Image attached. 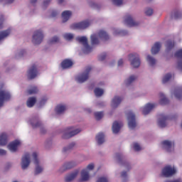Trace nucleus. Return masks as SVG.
Segmentation results:
<instances>
[{"mask_svg":"<svg viewBox=\"0 0 182 182\" xmlns=\"http://www.w3.org/2000/svg\"><path fill=\"white\" fill-rule=\"evenodd\" d=\"M43 38H45V34H43V30L37 29L33 31L31 42L33 45H41L43 42Z\"/></svg>","mask_w":182,"mask_h":182,"instance_id":"f257e3e1","label":"nucleus"},{"mask_svg":"<svg viewBox=\"0 0 182 182\" xmlns=\"http://www.w3.org/2000/svg\"><path fill=\"white\" fill-rule=\"evenodd\" d=\"M128 60L130 62V65L134 69L140 68L141 61L140 60V55L137 53H132L128 55Z\"/></svg>","mask_w":182,"mask_h":182,"instance_id":"f03ea898","label":"nucleus"},{"mask_svg":"<svg viewBox=\"0 0 182 182\" xmlns=\"http://www.w3.org/2000/svg\"><path fill=\"white\" fill-rule=\"evenodd\" d=\"M77 42H79L81 45H82V52L83 53L87 54L90 53L93 48L89 46L87 43V36H78L76 38Z\"/></svg>","mask_w":182,"mask_h":182,"instance_id":"7ed1b4c3","label":"nucleus"},{"mask_svg":"<svg viewBox=\"0 0 182 182\" xmlns=\"http://www.w3.org/2000/svg\"><path fill=\"white\" fill-rule=\"evenodd\" d=\"M176 116L169 117L165 114H159L158 115L157 124L161 129L166 127L168 124V120H174Z\"/></svg>","mask_w":182,"mask_h":182,"instance_id":"20e7f679","label":"nucleus"},{"mask_svg":"<svg viewBox=\"0 0 182 182\" xmlns=\"http://www.w3.org/2000/svg\"><path fill=\"white\" fill-rule=\"evenodd\" d=\"M82 132V129L79 128H73V127H68L64 129L62 132V137L63 139H70V137H73V136H76V134H79V133Z\"/></svg>","mask_w":182,"mask_h":182,"instance_id":"39448f33","label":"nucleus"},{"mask_svg":"<svg viewBox=\"0 0 182 182\" xmlns=\"http://www.w3.org/2000/svg\"><path fill=\"white\" fill-rule=\"evenodd\" d=\"M134 16L132 14H127L124 16V23L129 26V28H137V26H140V21H135L134 19Z\"/></svg>","mask_w":182,"mask_h":182,"instance_id":"423d86ee","label":"nucleus"},{"mask_svg":"<svg viewBox=\"0 0 182 182\" xmlns=\"http://www.w3.org/2000/svg\"><path fill=\"white\" fill-rule=\"evenodd\" d=\"M32 157L33 159V164L36 166L34 174L36 176H38V174H41L43 171V166H42V165L41 164V161L38 158V152H32Z\"/></svg>","mask_w":182,"mask_h":182,"instance_id":"0eeeda50","label":"nucleus"},{"mask_svg":"<svg viewBox=\"0 0 182 182\" xmlns=\"http://www.w3.org/2000/svg\"><path fill=\"white\" fill-rule=\"evenodd\" d=\"M177 173V168L174 166L168 165L161 170V176L164 177H173Z\"/></svg>","mask_w":182,"mask_h":182,"instance_id":"6e6552de","label":"nucleus"},{"mask_svg":"<svg viewBox=\"0 0 182 182\" xmlns=\"http://www.w3.org/2000/svg\"><path fill=\"white\" fill-rule=\"evenodd\" d=\"M32 160L33 163V156H32V154L26 153L21 159V168L22 170H26L29 167V164H31V161Z\"/></svg>","mask_w":182,"mask_h":182,"instance_id":"1a4fd4ad","label":"nucleus"},{"mask_svg":"<svg viewBox=\"0 0 182 182\" xmlns=\"http://www.w3.org/2000/svg\"><path fill=\"white\" fill-rule=\"evenodd\" d=\"M91 70H92V68L87 67L85 69V72H83L81 74H79L78 75H77L75 77L76 82H77L78 83H83V82H86V80H87V79H89V75H90Z\"/></svg>","mask_w":182,"mask_h":182,"instance_id":"9d476101","label":"nucleus"},{"mask_svg":"<svg viewBox=\"0 0 182 182\" xmlns=\"http://www.w3.org/2000/svg\"><path fill=\"white\" fill-rule=\"evenodd\" d=\"M157 105L153 102H148L144 106L140 108V110L144 116H147L149 113H151L153 109H154Z\"/></svg>","mask_w":182,"mask_h":182,"instance_id":"9b49d317","label":"nucleus"},{"mask_svg":"<svg viewBox=\"0 0 182 182\" xmlns=\"http://www.w3.org/2000/svg\"><path fill=\"white\" fill-rule=\"evenodd\" d=\"M161 147L168 153L174 151V141L170 140H164L161 143Z\"/></svg>","mask_w":182,"mask_h":182,"instance_id":"f8f14e48","label":"nucleus"},{"mask_svg":"<svg viewBox=\"0 0 182 182\" xmlns=\"http://www.w3.org/2000/svg\"><path fill=\"white\" fill-rule=\"evenodd\" d=\"M90 26V21L86 20L79 23H74L70 25V29H86Z\"/></svg>","mask_w":182,"mask_h":182,"instance_id":"ddd939ff","label":"nucleus"},{"mask_svg":"<svg viewBox=\"0 0 182 182\" xmlns=\"http://www.w3.org/2000/svg\"><path fill=\"white\" fill-rule=\"evenodd\" d=\"M127 120H128V126L129 128L133 130V129H136V126H137V123L136 122V116L132 112H128L127 114Z\"/></svg>","mask_w":182,"mask_h":182,"instance_id":"4468645a","label":"nucleus"},{"mask_svg":"<svg viewBox=\"0 0 182 182\" xmlns=\"http://www.w3.org/2000/svg\"><path fill=\"white\" fill-rule=\"evenodd\" d=\"M11 99V93L6 90H0V107L4 106V102Z\"/></svg>","mask_w":182,"mask_h":182,"instance_id":"2eb2a0df","label":"nucleus"},{"mask_svg":"<svg viewBox=\"0 0 182 182\" xmlns=\"http://www.w3.org/2000/svg\"><path fill=\"white\" fill-rule=\"evenodd\" d=\"M77 166V163L76 161H69L65 163L58 170V173H65L66 170H70V168H73V167H76Z\"/></svg>","mask_w":182,"mask_h":182,"instance_id":"dca6fc26","label":"nucleus"},{"mask_svg":"<svg viewBox=\"0 0 182 182\" xmlns=\"http://www.w3.org/2000/svg\"><path fill=\"white\" fill-rule=\"evenodd\" d=\"M79 173H80V169H75L74 171L68 173L67 175H65L64 180L65 182H70V181H73V180H75V178H76V177H77V176H79Z\"/></svg>","mask_w":182,"mask_h":182,"instance_id":"f3484780","label":"nucleus"},{"mask_svg":"<svg viewBox=\"0 0 182 182\" xmlns=\"http://www.w3.org/2000/svg\"><path fill=\"white\" fill-rule=\"evenodd\" d=\"M38 67L36 65H33L27 73L28 79H35L38 76Z\"/></svg>","mask_w":182,"mask_h":182,"instance_id":"a211bd4d","label":"nucleus"},{"mask_svg":"<svg viewBox=\"0 0 182 182\" xmlns=\"http://www.w3.org/2000/svg\"><path fill=\"white\" fill-rule=\"evenodd\" d=\"M21 142L19 139H16L11 142L7 147L11 153H15V151L18 150L19 146H21Z\"/></svg>","mask_w":182,"mask_h":182,"instance_id":"6ab92c4d","label":"nucleus"},{"mask_svg":"<svg viewBox=\"0 0 182 182\" xmlns=\"http://www.w3.org/2000/svg\"><path fill=\"white\" fill-rule=\"evenodd\" d=\"M90 180V173L86 170H82L80 171V178H79V182H86Z\"/></svg>","mask_w":182,"mask_h":182,"instance_id":"aec40b11","label":"nucleus"},{"mask_svg":"<svg viewBox=\"0 0 182 182\" xmlns=\"http://www.w3.org/2000/svg\"><path fill=\"white\" fill-rule=\"evenodd\" d=\"M120 103H122V97L119 96H115L112 100L111 107L112 109H117V107H119V105H120Z\"/></svg>","mask_w":182,"mask_h":182,"instance_id":"412c9836","label":"nucleus"},{"mask_svg":"<svg viewBox=\"0 0 182 182\" xmlns=\"http://www.w3.org/2000/svg\"><path fill=\"white\" fill-rule=\"evenodd\" d=\"M122 126L123 123L122 122L115 121L112 124V132L114 134H117Z\"/></svg>","mask_w":182,"mask_h":182,"instance_id":"4be33fe9","label":"nucleus"},{"mask_svg":"<svg viewBox=\"0 0 182 182\" xmlns=\"http://www.w3.org/2000/svg\"><path fill=\"white\" fill-rule=\"evenodd\" d=\"M68 110V105L65 104H59L55 107V112L57 114H63V112Z\"/></svg>","mask_w":182,"mask_h":182,"instance_id":"5701e85b","label":"nucleus"},{"mask_svg":"<svg viewBox=\"0 0 182 182\" xmlns=\"http://www.w3.org/2000/svg\"><path fill=\"white\" fill-rule=\"evenodd\" d=\"M160 49H161V43H155L151 49V55H157L160 52Z\"/></svg>","mask_w":182,"mask_h":182,"instance_id":"b1692460","label":"nucleus"},{"mask_svg":"<svg viewBox=\"0 0 182 182\" xmlns=\"http://www.w3.org/2000/svg\"><path fill=\"white\" fill-rule=\"evenodd\" d=\"M97 35L98 36V38L100 39V41H109L110 37L109 36V34L104 30H100L97 33Z\"/></svg>","mask_w":182,"mask_h":182,"instance_id":"393cba45","label":"nucleus"},{"mask_svg":"<svg viewBox=\"0 0 182 182\" xmlns=\"http://www.w3.org/2000/svg\"><path fill=\"white\" fill-rule=\"evenodd\" d=\"M73 66V60L71 59H65L61 63L63 69H69Z\"/></svg>","mask_w":182,"mask_h":182,"instance_id":"a878e982","label":"nucleus"},{"mask_svg":"<svg viewBox=\"0 0 182 182\" xmlns=\"http://www.w3.org/2000/svg\"><path fill=\"white\" fill-rule=\"evenodd\" d=\"M29 124L32 126L33 129H38V127H41L42 126V123H41V121H39L38 118H33L30 119Z\"/></svg>","mask_w":182,"mask_h":182,"instance_id":"bb28decb","label":"nucleus"},{"mask_svg":"<svg viewBox=\"0 0 182 182\" xmlns=\"http://www.w3.org/2000/svg\"><path fill=\"white\" fill-rule=\"evenodd\" d=\"M8 144V134L5 132L0 134V146H6Z\"/></svg>","mask_w":182,"mask_h":182,"instance_id":"cd10ccee","label":"nucleus"},{"mask_svg":"<svg viewBox=\"0 0 182 182\" xmlns=\"http://www.w3.org/2000/svg\"><path fill=\"white\" fill-rule=\"evenodd\" d=\"M72 17V12L70 11H65L62 13V21L63 23L68 22Z\"/></svg>","mask_w":182,"mask_h":182,"instance_id":"c85d7f7f","label":"nucleus"},{"mask_svg":"<svg viewBox=\"0 0 182 182\" xmlns=\"http://www.w3.org/2000/svg\"><path fill=\"white\" fill-rule=\"evenodd\" d=\"M90 41L92 45H99L101 40L99 38V36L97 35V33H95L90 36Z\"/></svg>","mask_w":182,"mask_h":182,"instance_id":"c756f323","label":"nucleus"},{"mask_svg":"<svg viewBox=\"0 0 182 182\" xmlns=\"http://www.w3.org/2000/svg\"><path fill=\"white\" fill-rule=\"evenodd\" d=\"M136 80H137V75H131L125 80L124 83L127 86H129L132 83H134Z\"/></svg>","mask_w":182,"mask_h":182,"instance_id":"7c9ffc66","label":"nucleus"},{"mask_svg":"<svg viewBox=\"0 0 182 182\" xmlns=\"http://www.w3.org/2000/svg\"><path fill=\"white\" fill-rule=\"evenodd\" d=\"M11 30L9 28L7 30L3 31L0 32V42H2L4 39H6L8 36L11 35Z\"/></svg>","mask_w":182,"mask_h":182,"instance_id":"2f4dec72","label":"nucleus"},{"mask_svg":"<svg viewBox=\"0 0 182 182\" xmlns=\"http://www.w3.org/2000/svg\"><path fill=\"white\" fill-rule=\"evenodd\" d=\"M106 141L105 139V134L102 132H100L97 136H96V141L99 144H103L105 141Z\"/></svg>","mask_w":182,"mask_h":182,"instance_id":"473e14b6","label":"nucleus"},{"mask_svg":"<svg viewBox=\"0 0 182 182\" xmlns=\"http://www.w3.org/2000/svg\"><path fill=\"white\" fill-rule=\"evenodd\" d=\"M146 60L149 66H150L151 68H153V66H154V64L156 62V58L152 57L151 55H146Z\"/></svg>","mask_w":182,"mask_h":182,"instance_id":"72a5a7b5","label":"nucleus"},{"mask_svg":"<svg viewBox=\"0 0 182 182\" xmlns=\"http://www.w3.org/2000/svg\"><path fill=\"white\" fill-rule=\"evenodd\" d=\"M112 33L115 36H117V35H119L120 36H124V35H127V32L126 31L120 30L119 28H114Z\"/></svg>","mask_w":182,"mask_h":182,"instance_id":"f704fd0d","label":"nucleus"},{"mask_svg":"<svg viewBox=\"0 0 182 182\" xmlns=\"http://www.w3.org/2000/svg\"><path fill=\"white\" fill-rule=\"evenodd\" d=\"M35 103H36V97H31L27 100L26 105L28 107H33Z\"/></svg>","mask_w":182,"mask_h":182,"instance_id":"c9c22d12","label":"nucleus"},{"mask_svg":"<svg viewBox=\"0 0 182 182\" xmlns=\"http://www.w3.org/2000/svg\"><path fill=\"white\" fill-rule=\"evenodd\" d=\"M48 100H49V98L48 97V96L42 97L37 104L38 107H43V106H45V105H46Z\"/></svg>","mask_w":182,"mask_h":182,"instance_id":"e433bc0d","label":"nucleus"},{"mask_svg":"<svg viewBox=\"0 0 182 182\" xmlns=\"http://www.w3.org/2000/svg\"><path fill=\"white\" fill-rule=\"evenodd\" d=\"M159 104L160 105H167L168 103V99L166 97V95L163 94V92H161L159 94Z\"/></svg>","mask_w":182,"mask_h":182,"instance_id":"4c0bfd02","label":"nucleus"},{"mask_svg":"<svg viewBox=\"0 0 182 182\" xmlns=\"http://www.w3.org/2000/svg\"><path fill=\"white\" fill-rule=\"evenodd\" d=\"M172 96H174L176 99H181L182 97V87H179L172 93Z\"/></svg>","mask_w":182,"mask_h":182,"instance_id":"58836bf2","label":"nucleus"},{"mask_svg":"<svg viewBox=\"0 0 182 182\" xmlns=\"http://www.w3.org/2000/svg\"><path fill=\"white\" fill-rule=\"evenodd\" d=\"M171 73H166L162 77V83L165 85V83H167L170 81V79L172 77Z\"/></svg>","mask_w":182,"mask_h":182,"instance_id":"ea45409f","label":"nucleus"},{"mask_svg":"<svg viewBox=\"0 0 182 182\" xmlns=\"http://www.w3.org/2000/svg\"><path fill=\"white\" fill-rule=\"evenodd\" d=\"M174 45H175L174 42L171 40L166 41V43L165 45L166 48V51L168 52V50H171V49L174 48Z\"/></svg>","mask_w":182,"mask_h":182,"instance_id":"a19ab883","label":"nucleus"},{"mask_svg":"<svg viewBox=\"0 0 182 182\" xmlns=\"http://www.w3.org/2000/svg\"><path fill=\"white\" fill-rule=\"evenodd\" d=\"M94 93L97 97H100V96H103L105 90L102 88L96 87L94 90Z\"/></svg>","mask_w":182,"mask_h":182,"instance_id":"79ce46f5","label":"nucleus"},{"mask_svg":"<svg viewBox=\"0 0 182 182\" xmlns=\"http://www.w3.org/2000/svg\"><path fill=\"white\" fill-rule=\"evenodd\" d=\"M63 37L65 41H72L75 38V34L71 33H65L63 34Z\"/></svg>","mask_w":182,"mask_h":182,"instance_id":"37998d69","label":"nucleus"},{"mask_svg":"<svg viewBox=\"0 0 182 182\" xmlns=\"http://www.w3.org/2000/svg\"><path fill=\"white\" fill-rule=\"evenodd\" d=\"M182 13L179 11H173L171 13V18L173 19H178V18H181Z\"/></svg>","mask_w":182,"mask_h":182,"instance_id":"c03bdc74","label":"nucleus"},{"mask_svg":"<svg viewBox=\"0 0 182 182\" xmlns=\"http://www.w3.org/2000/svg\"><path fill=\"white\" fill-rule=\"evenodd\" d=\"M38 92H39V89L36 86H33L28 90V95H36Z\"/></svg>","mask_w":182,"mask_h":182,"instance_id":"a18cd8bd","label":"nucleus"},{"mask_svg":"<svg viewBox=\"0 0 182 182\" xmlns=\"http://www.w3.org/2000/svg\"><path fill=\"white\" fill-rule=\"evenodd\" d=\"M76 147V143L71 142L69 145L63 148V151H69V150H72Z\"/></svg>","mask_w":182,"mask_h":182,"instance_id":"49530a36","label":"nucleus"},{"mask_svg":"<svg viewBox=\"0 0 182 182\" xmlns=\"http://www.w3.org/2000/svg\"><path fill=\"white\" fill-rule=\"evenodd\" d=\"M59 41H60V38L59 37H58V36H55L49 39L48 43L50 45H53V43H58V42H59Z\"/></svg>","mask_w":182,"mask_h":182,"instance_id":"de8ad7c7","label":"nucleus"},{"mask_svg":"<svg viewBox=\"0 0 182 182\" xmlns=\"http://www.w3.org/2000/svg\"><path fill=\"white\" fill-rule=\"evenodd\" d=\"M144 14L146 16H151L154 14V10L150 7H147L144 9Z\"/></svg>","mask_w":182,"mask_h":182,"instance_id":"09e8293b","label":"nucleus"},{"mask_svg":"<svg viewBox=\"0 0 182 182\" xmlns=\"http://www.w3.org/2000/svg\"><path fill=\"white\" fill-rule=\"evenodd\" d=\"M132 147L135 151H140V150H143V147H141V145H140L139 142H134Z\"/></svg>","mask_w":182,"mask_h":182,"instance_id":"8fccbe9b","label":"nucleus"},{"mask_svg":"<svg viewBox=\"0 0 182 182\" xmlns=\"http://www.w3.org/2000/svg\"><path fill=\"white\" fill-rule=\"evenodd\" d=\"M95 168V164L91 163L88 164L85 168H82V170H85V171H87L88 173H90V171L94 170Z\"/></svg>","mask_w":182,"mask_h":182,"instance_id":"3c124183","label":"nucleus"},{"mask_svg":"<svg viewBox=\"0 0 182 182\" xmlns=\"http://www.w3.org/2000/svg\"><path fill=\"white\" fill-rule=\"evenodd\" d=\"M121 178L122 180V182H126L129 180V177L127 176V172L122 171L121 173Z\"/></svg>","mask_w":182,"mask_h":182,"instance_id":"603ef678","label":"nucleus"},{"mask_svg":"<svg viewBox=\"0 0 182 182\" xmlns=\"http://www.w3.org/2000/svg\"><path fill=\"white\" fill-rule=\"evenodd\" d=\"M25 53H26V51H25V50H20L17 51V53L16 54V58H17V59L18 58H22V56H23V55H25Z\"/></svg>","mask_w":182,"mask_h":182,"instance_id":"864d4df0","label":"nucleus"},{"mask_svg":"<svg viewBox=\"0 0 182 182\" xmlns=\"http://www.w3.org/2000/svg\"><path fill=\"white\" fill-rule=\"evenodd\" d=\"M112 2L116 6H122L123 5V0H112Z\"/></svg>","mask_w":182,"mask_h":182,"instance_id":"5fc2aeb1","label":"nucleus"},{"mask_svg":"<svg viewBox=\"0 0 182 182\" xmlns=\"http://www.w3.org/2000/svg\"><path fill=\"white\" fill-rule=\"evenodd\" d=\"M95 117L97 120H100L103 117V112H97L95 113Z\"/></svg>","mask_w":182,"mask_h":182,"instance_id":"6e6d98bb","label":"nucleus"},{"mask_svg":"<svg viewBox=\"0 0 182 182\" xmlns=\"http://www.w3.org/2000/svg\"><path fill=\"white\" fill-rule=\"evenodd\" d=\"M96 182H109V178L106 176H101L97 178Z\"/></svg>","mask_w":182,"mask_h":182,"instance_id":"4d7b16f0","label":"nucleus"},{"mask_svg":"<svg viewBox=\"0 0 182 182\" xmlns=\"http://www.w3.org/2000/svg\"><path fill=\"white\" fill-rule=\"evenodd\" d=\"M176 58H178V59H182V49L178 50L176 54Z\"/></svg>","mask_w":182,"mask_h":182,"instance_id":"13d9d810","label":"nucleus"},{"mask_svg":"<svg viewBox=\"0 0 182 182\" xmlns=\"http://www.w3.org/2000/svg\"><path fill=\"white\" fill-rule=\"evenodd\" d=\"M106 53H103L99 55L98 59L99 60H105V59H106Z\"/></svg>","mask_w":182,"mask_h":182,"instance_id":"bf43d9fd","label":"nucleus"},{"mask_svg":"<svg viewBox=\"0 0 182 182\" xmlns=\"http://www.w3.org/2000/svg\"><path fill=\"white\" fill-rule=\"evenodd\" d=\"M50 2H52V0H45L43 3V8H46V6H48Z\"/></svg>","mask_w":182,"mask_h":182,"instance_id":"052dcab7","label":"nucleus"},{"mask_svg":"<svg viewBox=\"0 0 182 182\" xmlns=\"http://www.w3.org/2000/svg\"><path fill=\"white\" fill-rule=\"evenodd\" d=\"M5 1L6 4H14L15 2V0H0V2Z\"/></svg>","mask_w":182,"mask_h":182,"instance_id":"680f3d73","label":"nucleus"},{"mask_svg":"<svg viewBox=\"0 0 182 182\" xmlns=\"http://www.w3.org/2000/svg\"><path fill=\"white\" fill-rule=\"evenodd\" d=\"M58 4L59 5H65V4L67 2V0H57Z\"/></svg>","mask_w":182,"mask_h":182,"instance_id":"e2e57ef3","label":"nucleus"},{"mask_svg":"<svg viewBox=\"0 0 182 182\" xmlns=\"http://www.w3.org/2000/svg\"><path fill=\"white\" fill-rule=\"evenodd\" d=\"M6 151L5 149H0V156H6Z\"/></svg>","mask_w":182,"mask_h":182,"instance_id":"0e129e2a","label":"nucleus"},{"mask_svg":"<svg viewBox=\"0 0 182 182\" xmlns=\"http://www.w3.org/2000/svg\"><path fill=\"white\" fill-rule=\"evenodd\" d=\"M165 182H182V180L181 179H176V180H173V181L166 180V181H165Z\"/></svg>","mask_w":182,"mask_h":182,"instance_id":"69168bd1","label":"nucleus"},{"mask_svg":"<svg viewBox=\"0 0 182 182\" xmlns=\"http://www.w3.org/2000/svg\"><path fill=\"white\" fill-rule=\"evenodd\" d=\"M123 63H124V61L123 60V59H119L118 60V66H123Z\"/></svg>","mask_w":182,"mask_h":182,"instance_id":"338daca9","label":"nucleus"},{"mask_svg":"<svg viewBox=\"0 0 182 182\" xmlns=\"http://www.w3.org/2000/svg\"><path fill=\"white\" fill-rule=\"evenodd\" d=\"M178 69L182 71V60L178 63Z\"/></svg>","mask_w":182,"mask_h":182,"instance_id":"774afa93","label":"nucleus"}]
</instances>
